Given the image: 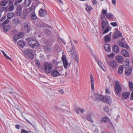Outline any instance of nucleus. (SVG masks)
I'll return each instance as SVG.
<instances>
[{
	"label": "nucleus",
	"instance_id": "48",
	"mask_svg": "<svg viewBox=\"0 0 133 133\" xmlns=\"http://www.w3.org/2000/svg\"><path fill=\"white\" fill-rule=\"evenodd\" d=\"M35 63L37 66L38 67H40L41 65L40 62L39 61H36L35 62Z\"/></svg>",
	"mask_w": 133,
	"mask_h": 133
},
{
	"label": "nucleus",
	"instance_id": "64",
	"mask_svg": "<svg viewBox=\"0 0 133 133\" xmlns=\"http://www.w3.org/2000/svg\"><path fill=\"white\" fill-rule=\"evenodd\" d=\"M104 110L105 111V112H107L108 111V107L106 106Z\"/></svg>",
	"mask_w": 133,
	"mask_h": 133
},
{
	"label": "nucleus",
	"instance_id": "15",
	"mask_svg": "<svg viewBox=\"0 0 133 133\" xmlns=\"http://www.w3.org/2000/svg\"><path fill=\"white\" fill-rule=\"evenodd\" d=\"M29 13L28 12L27 9H24L23 11L22 18L24 19H25L26 17Z\"/></svg>",
	"mask_w": 133,
	"mask_h": 133
},
{
	"label": "nucleus",
	"instance_id": "4",
	"mask_svg": "<svg viewBox=\"0 0 133 133\" xmlns=\"http://www.w3.org/2000/svg\"><path fill=\"white\" fill-rule=\"evenodd\" d=\"M28 44L32 48L35 46H38L39 44L34 39H32L28 41Z\"/></svg>",
	"mask_w": 133,
	"mask_h": 133
},
{
	"label": "nucleus",
	"instance_id": "35",
	"mask_svg": "<svg viewBox=\"0 0 133 133\" xmlns=\"http://www.w3.org/2000/svg\"><path fill=\"white\" fill-rule=\"evenodd\" d=\"M34 7V6H33V4H32L31 5V6L30 7L28 8L27 9H27L28 11V12L29 13H30L33 10V8L32 7Z\"/></svg>",
	"mask_w": 133,
	"mask_h": 133
},
{
	"label": "nucleus",
	"instance_id": "62",
	"mask_svg": "<svg viewBox=\"0 0 133 133\" xmlns=\"http://www.w3.org/2000/svg\"><path fill=\"white\" fill-rule=\"evenodd\" d=\"M106 93L107 94H109L110 93L109 90V89H106L105 90Z\"/></svg>",
	"mask_w": 133,
	"mask_h": 133
},
{
	"label": "nucleus",
	"instance_id": "46",
	"mask_svg": "<svg viewBox=\"0 0 133 133\" xmlns=\"http://www.w3.org/2000/svg\"><path fill=\"white\" fill-rule=\"evenodd\" d=\"M19 39L22 38L23 37V34L22 32H20L17 35Z\"/></svg>",
	"mask_w": 133,
	"mask_h": 133
},
{
	"label": "nucleus",
	"instance_id": "47",
	"mask_svg": "<svg viewBox=\"0 0 133 133\" xmlns=\"http://www.w3.org/2000/svg\"><path fill=\"white\" fill-rule=\"evenodd\" d=\"M12 90V89L11 88H9L7 90L8 92L9 93V94L11 95H14V92L12 91H11V90Z\"/></svg>",
	"mask_w": 133,
	"mask_h": 133
},
{
	"label": "nucleus",
	"instance_id": "3",
	"mask_svg": "<svg viewBox=\"0 0 133 133\" xmlns=\"http://www.w3.org/2000/svg\"><path fill=\"white\" fill-rule=\"evenodd\" d=\"M25 54L27 55L30 59H33L34 57V55L33 51L30 49H28L25 51Z\"/></svg>",
	"mask_w": 133,
	"mask_h": 133
},
{
	"label": "nucleus",
	"instance_id": "25",
	"mask_svg": "<svg viewBox=\"0 0 133 133\" xmlns=\"http://www.w3.org/2000/svg\"><path fill=\"white\" fill-rule=\"evenodd\" d=\"M109 120V119L107 117H105L102 118L100 121V123H103L106 122Z\"/></svg>",
	"mask_w": 133,
	"mask_h": 133
},
{
	"label": "nucleus",
	"instance_id": "5",
	"mask_svg": "<svg viewBox=\"0 0 133 133\" xmlns=\"http://www.w3.org/2000/svg\"><path fill=\"white\" fill-rule=\"evenodd\" d=\"M115 91L118 94L121 92L122 90V88L117 81H115Z\"/></svg>",
	"mask_w": 133,
	"mask_h": 133
},
{
	"label": "nucleus",
	"instance_id": "27",
	"mask_svg": "<svg viewBox=\"0 0 133 133\" xmlns=\"http://www.w3.org/2000/svg\"><path fill=\"white\" fill-rule=\"evenodd\" d=\"M30 16L31 19L34 20H36L37 18V17L36 16L35 12L34 11H33L31 12L30 15Z\"/></svg>",
	"mask_w": 133,
	"mask_h": 133
},
{
	"label": "nucleus",
	"instance_id": "7",
	"mask_svg": "<svg viewBox=\"0 0 133 133\" xmlns=\"http://www.w3.org/2000/svg\"><path fill=\"white\" fill-rule=\"evenodd\" d=\"M112 32H111L109 34L106 35L104 37V40L105 43L110 42L111 40Z\"/></svg>",
	"mask_w": 133,
	"mask_h": 133
},
{
	"label": "nucleus",
	"instance_id": "40",
	"mask_svg": "<svg viewBox=\"0 0 133 133\" xmlns=\"http://www.w3.org/2000/svg\"><path fill=\"white\" fill-rule=\"evenodd\" d=\"M92 9V8L90 6H87L86 7V10L88 12H89Z\"/></svg>",
	"mask_w": 133,
	"mask_h": 133
},
{
	"label": "nucleus",
	"instance_id": "53",
	"mask_svg": "<svg viewBox=\"0 0 133 133\" xmlns=\"http://www.w3.org/2000/svg\"><path fill=\"white\" fill-rule=\"evenodd\" d=\"M52 62L54 64H55L57 65L58 63H59V62H57L55 59H53L52 60Z\"/></svg>",
	"mask_w": 133,
	"mask_h": 133
},
{
	"label": "nucleus",
	"instance_id": "42",
	"mask_svg": "<svg viewBox=\"0 0 133 133\" xmlns=\"http://www.w3.org/2000/svg\"><path fill=\"white\" fill-rule=\"evenodd\" d=\"M14 8V5H9L8 8V10L9 11H12Z\"/></svg>",
	"mask_w": 133,
	"mask_h": 133
},
{
	"label": "nucleus",
	"instance_id": "24",
	"mask_svg": "<svg viewBox=\"0 0 133 133\" xmlns=\"http://www.w3.org/2000/svg\"><path fill=\"white\" fill-rule=\"evenodd\" d=\"M122 55L125 57H129V55L127 50H123L121 52Z\"/></svg>",
	"mask_w": 133,
	"mask_h": 133
},
{
	"label": "nucleus",
	"instance_id": "60",
	"mask_svg": "<svg viewBox=\"0 0 133 133\" xmlns=\"http://www.w3.org/2000/svg\"><path fill=\"white\" fill-rule=\"evenodd\" d=\"M108 56L109 57H113L114 56V54L112 53L111 54L108 55Z\"/></svg>",
	"mask_w": 133,
	"mask_h": 133
},
{
	"label": "nucleus",
	"instance_id": "31",
	"mask_svg": "<svg viewBox=\"0 0 133 133\" xmlns=\"http://www.w3.org/2000/svg\"><path fill=\"white\" fill-rule=\"evenodd\" d=\"M91 114L90 113L88 115L87 119L89 121L92 122H94V121L91 118Z\"/></svg>",
	"mask_w": 133,
	"mask_h": 133
},
{
	"label": "nucleus",
	"instance_id": "59",
	"mask_svg": "<svg viewBox=\"0 0 133 133\" xmlns=\"http://www.w3.org/2000/svg\"><path fill=\"white\" fill-rule=\"evenodd\" d=\"M2 10H3L5 11H7V7H3L1 8Z\"/></svg>",
	"mask_w": 133,
	"mask_h": 133
},
{
	"label": "nucleus",
	"instance_id": "37",
	"mask_svg": "<svg viewBox=\"0 0 133 133\" xmlns=\"http://www.w3.org/2000/svg\"><path fill=\"white\" fill-rule=\"evenodd\" d=\"M13 22L15 24L18 23L19 22V19L18 18H16L13 19Z\"/></svg>",
	"mask_w": 133,
	"mask_h": 133
},
{
	"label": "nucleus",
	"instance_id": "14",
	"mask_svg": "<svg viewBox=\"0 0 133 133\" xmlns=\"http://www.w3.org/2000/svg\"><path fill=\"white\" fill-rule=\"evenodd\" d=\"M39 15L43 17L47 14V12L45 9L41 8L39 11Z\"/></svg>",
	"mask_w": 133,
	"mask_h": 133
},
{
	"label": "nucleus",
	"instance_id": "13",
	"mask_svg": "<svg viewBox=\"0 0 133 133\" xmlns=\"http://www.w3.org/2000/svg\"><path fill=\"white\" fill-rule=\"evenodd\" d=\"M99 67L104 71H105V68L103 64L100 61H99L98 59H95Z\"/></svg>",
	"mask_w": 133,
	"mask_h": 133
},
{
	"label": "nucleus",
	"instance_id": "18",
	"mask_svg": "<svg viewBox=\"0 0 133 133\" xmlns=\"http://www.w3.org/2000/svg\"><path fill=\"white\" fill-rule=\"evenodd\" d=\"M130 93L128 92H124L122 94L123 98L124 99H126L129 97Z\"/></svg>",
	"mask_w": 133,
	"mask_h": 133
},
{
	"label": "nucleus",
	"instance_id": "36",
	"mask_svg": "<svg viewBox=\"0 0 133 133\" xmlns=\"http://www.w3.org/2000/svg\"><path fill=\"white\" fill-rule=\"evenodd\" d=\"M76 111L77 113V114H79L80 112H81L82 113H83L85 112L84 109L81 108L78 109Z\"/></svg>",
	"mask_w": 133,
	"mask_h": 133
},
{
	"label": "nucleus",
	"instance_id": "32",
	"mask_svg": "<svg viewBox=\"0 0 133 133\" xmlns=\"http://www.w3.org/2000/svg\"><path fill=\"white\" fill-rule=\"evenodd\" d=\"M11 26L10 25H6L3 27V29L5 32H7L8 31L10 28Z\"/></svg>",
	"mask_w": 133,
	"mask_h": 133
},
{
	"label": "nucleus",
	"instance_id": "11",
	"mask_svg": "<svg viewBox=\"0 0 133 133\" xmlns=\"http://www.w3.org/2000/svg\"><path fill=\"white\" fill-rule=\"evenodd\" d=\"M110 65L112 68L114 69L117 68L118 66L116 61L113 60L111 61H110Z\"/></svg>",
	"mask_w": 133,
	"mask_h": 133
},
{
	"label": "nucleus",
	"instance_id": "30",
	"mask_svg": "<svg viewBox=\"0 0 133 133\" xmlns=\"http://www.w3.org/2000/svg\"><path fill=\"white\" fill-rule=\"evenodd\" d=\"M44 32L46 35L49 36L51 34V31L48 29H46L44 31Z\"/></svg>",
	"mask_w": 133,
	"mask_h": 133
},
{
	"label": "nucleus",
	"instance_id": "10",
	"mask_svg": "<svg viewBox=\"0 0 133 133\" xmlns=\"http://www.w3.org/2000/svg\"><path fill=\"white\" fill-rule=\"evenodd\" d=\"M102 101L105 103L110 104L111 103V99L110 96H104L103 98Z\"/></svg>",
	"mask_w": 133,
	"mask_h": 133
},
{
	"label": "nucleus",
	"instance_id": "61",
	"mask_svg": "<svg viewBox=\"0 0 133 133\" xmlns=\"http://www.w3.org/2000/svg\"><path fill=\"white\" fill-rule=\"evenodd\" d=\"M92 3L93 4H96L97 2L96 0H92Z\"/></svg>",
	"mask_w": 133,
	"mask_h": 133
},
{
	"label": "nucleus",
	"instance_id": "20",
	"mask_svg": "<svg viewBox=\"0 0 133 133\" xmlns=\"http://www.w3.org/2000/svg\"><path fill=\"white\" fill-rule=\"evenodd\" d=\"M104 48L105 51L107 52H109L111 51L110 46L108 44H106L104 45Z\"/></svg>",
	"mask_w": 133,
	"mask_h": 133
},
{
	"label": "nucleus",
	"instance_id": "6",
	"mask_svg": "<svg viewBox=\"0 0 133 133\" xmlns=\"http://www.w3.org/2000/svg\"><path fill=\"white\" fill-rule=\"evenodd\" d=\"M115 30L116 31L114 32L112 35V37L114 39H116L119 37H122V34L118 30L117 28H115Z\"/></svg>",
	"mask_w": 133,
	"mask_h": 133
},
{
	"label": "nucleus",
	"instance_id": "17",
	"mask_svg": "<svg viewBox=\"0 0 133 133\" xmlns=\"http://www.w3.org/2000/svg\"><path fill=\"white\" fill-rule=\"evenodd\" d=\"M90 77L91 89L92 90H93L94 89V79L92 75V74L90 75Z\"/></svg>",
	"mask_w": 133,
	"mask_h": 133
},
{
	"label": "nucleus",
	"instance_id": "29",
	"mask_svg": "<svg viewBox=\"0 0 133 133\" xmlns=\"http://www.w3.org/2000/svg\"><path fill=\"white\" fill-rule=\"evenodd\" d=\"M9 1L4 0L3 1H1L0 5L2 6H5L8 3Z\"/></svg>",
	"mask_w": 133,
	"mask_h": 133
},
{
	"label": "nucleus",
	"instance_id": "52",
	"mask_svg": "<svg viewBox=\"0 0 133 133\" xmlns=\"http://www.w3.org/2000/svg\"><path fill=\"white\" fill-rule=\"evenodd\" d=\"M21 11H17L16 12V14L17 16H19L21 15Z\"/></svg>",
	"mask_w": 133,
	"mask_h": 133
},
{
	"label": "nucleus",
	"instance_id": "22",
	"mask_svg": "<svg viewBox=\"0 0 133 133\" xmlns=\"http://www.w3.org/2000/svg\"><path fill=\"white\" fill-rule=\"evenodd\" d=\"M123 65H120L118 69V73L119 74H121L123 71Z\"/></svg>",
	"mask_w": 133,
	"mask_h": 133
},
{
	"label": "nucleus",
	"instance_id": "45",
	"mask_svg": "<svg viewBox=\"0 0 133 133\" xmlns=\"http://www.w3.org/2000/svg\"><path fill=\"white\" fill-rule=\"evenodd\" d=\"M22 7L21 5H18L17 8V10L22 12Z\"/></svg>",
	"mask_w": 133,
	"mask_h": 133
},
{
	"label": "nucleus",
	"instance_id": "21",
	"mask_svg": "<svg viewBox=\"0 0 133 133\" xmlns=\"http://www.w3.org/2000/svg\"><path fill=\"white\" fill-rule=\"evenodd\" d=\"M132 69L131 68L128 69V68L126 67L125 74L126 75L129 76L130 75L132 71Z\"/></svg>",
	"mask_w": 133,
	"mask_h": 133
},
{
	"label": "nucleus",
	"instance_id": "19",
	"mask_svg": "<svg viewBox=\"0 0 133 133\" xmlns=\"http://www.w3.org/2000/svg\"><path fill=\"white\" fill-rule=\"evenodd\" d=\"M31 3V0H25L24 3V6L26 7L29 6Z\"/></svg>",
	"mask_w": 133,
	"mask_h": 133
},
{
	"label": "nucleus",
	"instance_id": "9",
	"mask_svg": "<svg viewBox=\"0 0 133 133\" xmlns=\"http://www.w3.org/2000/svg\"><path fill=\"white\" fill-rule=\"evenodd\" d=\"M50 72L51 76L53 77L58 76L60 75V74L59 72L55 69H53Z\"/></svg>",
	"mask_w": 133,
	"mask_h": 133
},
{
	"label": "nucleus",
	"instance_id": "1",
	"mask_svg": "<svg viewBox=\"0 0 133 133\" xmlns=\"http://www.w3.org/2000/svg\"><path fill=\"white\" fill-rule=\"evenodd\" d=\"M101 24L102 30H104L102 34H104L107 33L109 31V26L108 23L105 18V20L102 19Z\"/></svg>",
	"mask_w": 133,
	"mask_h": 133
},
{
	"label": "nucleus",
	"instance_id": "2",
	"mask_svg": "<svg viewBox=\"0 0 133 133\" xmlns=\"http://www.w3.org/2000/svg\"><path fill=\"white\" fill-rule=\"evenodd\" d=\"M43 67L45 72L46 74L49 73L52 68V63L49 62L45 63L44 64Z\"/></svg>",
	"mask_w": 133,
	"mask_h": 133
},
{
	"label": "nucleus",
	"instance_id": "26",
	"mask_svg": "<svg viewBox=\"0 0 133 133\" xmlns=\"http://www.w3.org/2000/svg\"><path fill=\"white\" fill-rule=\"evenodd\" d=\"M112 50L115 53H118L119 51L118 46L116 45H114L113 46Z\"/></svg>",
	"mask_w": 133,
	"mask_h": 133
},
{
	"label": "nucleus",
	"instance_id": "38",
	"mask_svg": "<svg viewBox=\"0 0 133 133\" xmlns=\"http://www.w3.org/2000/svg\"><path fill=\"white\" fill-rule=\"evenodd\" d=\"M129 86L131 90H133V83L131 82H129Z\"/></svg>",
	"mask_w": 133,
	"mask_h": 133
},
{
	"label": "nucleus",
	"instance_id": "55",
	"mask_svg": "<svg viewBox=\"0 0 133 133\" xmlns=\"http://www.w3.org/2000/svg\"><path fill=\"white\" fill-rule=\"evenodd\" d=\"M44 49L46 51H49L50 50V49L49 48L48 46L44 47Z\"/></svg>",
	"mask_w": 133,
	"mask_h": 133
},
{
	"label": "nucleus",
	"instance_id": "16",
	"mask_svg": "<svg viewBox=\"0 0 133 133\" xmlns=\"http://www.w3.org/2000/svg\"><path fill=\"white\" fill-rule=\"evenodd\" d=\"M23 25L24 27L25 30L29 32L30 28L29 26L28 23L27 22H25L23 23Z\"/></svg>",
	"mask_w": 133,
	"mask_h": 133
},
{
	"label": "nucleus",
	"instance_id": "34",
	"mask_svg": "<svg viewBox=\"0 0 133 133\" xmlns=\"http://www.w3.org/2000/svg\"><path fill=\"white\" fill-rule=\"evenodd\" d=\"M113 15L111 13H108L106 15L107 17L108 18L110 19H112L113 18Z\"/></svg>",
	"mask_w": 133,
	"mask_h": 133
},
{
	"label": "nucleus",
	"instance_id": "63",
	"mask_svg": "<svg viewBox=\"0 0 133 133\" xmlns=\"http://www.w3.org/2000/svg\"><path fill=\"white\" fill-rule=\"evenodd\" d=\"M112 3L114 5H116V1L115 0H112Z\"/></svg>",
	"mask_w": 133,
	"mask_h": 133
},
{
	"label": "nucleus",
	"instance_id": "44",
	"mask_svg": "<svg viewBox=\"0 0 133 133\" xmlns=\"http://www.w3.org/2000/svg\"><path fill=\"white\" fill-rule=\"evenodd\" d=\"M102 11V14H103L104 16V17L105 15L106 14V15H107V14L108 13L107 12V10L106 9L105 10L104 9H103Z\"/></svg>",
	"mask_w": 133,
	"mask_h": 133
},
{
	"label": "nucleus",
	"instance_id": "58",
	"mask_svg": "<svg viewBox=\"0 0 133 133\" xmlns=\"http://www.w3.org/2000/svg\"><path fill=\"white\" fill-rule=\"evenodd\" d=\"M9 2V5H13V2L11 0H9L8 1Z\"/></svg>",
	"mask_w": 133,
	"mask_h": 133
},
{
	"label": "nucleus",
	"instance_id": "49",
	"mask_svg": "<svg viewBox=\"0 0 133 133\" xmlns=\"http://www.w3.org/2000/svg\"><path fill=\"white\" fill-rule=\"evenodd\" d=\"M110 24L114 27L117 26V24L116 22H111Z\"/></svg>",
	"mask_w": 133,
	"mask_h": 133
},
{
	"label": "nucleus",
	"instance_id": "23",
	"mask_svg": "<svg viewBox=\"0 0 133 133\" xmlns=\"http://www.w3.org/2000/svg\"><path fill=\"white\" fill-rule=\"evenodd\" d=\"M116 58L119 63H122L123 61L122 57L121 56L117 55L116 56Z\"/></svg>",
	"mask_w": 133,
	"mask_h": 133
},
{
	"label": "nucleus",
	"instance_id": "33",
	"mask_svg": "<svg viewBox=\"0 0 133 133\" xmlns=\"http://www.w3.org/2000/svg\"><path fill=\"white\" fill-rule=\"evenodd\" d=\"M14 16V13H9L8 14L7 18L9 19H10L12 18Z\"/></svg>",
	"mask_w": 133,
	"mask_h": 133
},
{
	"label": "nucleus",
	"instance_id": "57",
	"mask_svg": "<svg viewBox=\"0 0 133 133\" xmlns=\"http://www.w3.org/2000/svg\"><path fill=\"white\" fill-rule=\"evenodd\" d=\"M6 18L5 16H4L2 17L0 19V22H2L3 21L4 19H5Z\"/></svg>",
	"mask_w": 133,
	"mask_h": 133
},
{
	"label": "nucleus",
	"instance_id": "12",
	"mask_svg": "<svg viewBox=\"0 0 133 133\" xmlns=\"http://www.w3.org/2000/svg\"><path fill=\"white\" fill-rule=\"evenodd\" d=\"M118 43L119 45L121 47H122L128 49L129 47L128 45L125 44V42L119 41L118 42Z\"/></svg>",
	"mask_w": 133,
	"mask_h": 133
},
{
	"label": "nucleus",
	"instance_id": "28",
	"mask_svg": "<svg viewBox=\"0 0 133 133\" xmlns=\"http://www.w3.org/2000/svg\"><path fill=\"white\" fill-rule=\"evenodd\" d=\"M17 44L22 48L25 45V42L24 41L21 40L18 41Z\"/></svg>",
	"mask_w": 133,
	"mask_h": 133
},
{
	"label": "nucleus",
	"instance_id": "50",
	"mask_svg": "<svg viewBox=\"0 0 133 133\" xmlns=\"http://www.w3.org/2000/svg\"><path fill=\"white\" fill-rule=\"evenodd\" d=\"M9 22V20L8 19H6L3 23V25H5L8 23Z\"/></svg>",
	"mask_w": 133,
	"mask_h": 133
},
{
	"label": "nucleus",
	"instance_id": "43",
	"mask_svg": "<svg viewBox=\"0 0 133 133\" xmlns=\"http://www.w3.org/2000/svg\"><path fill=\"white\" fill-rule=\"evenodd\" d=\"M75 55V59L76 61H77V63H78V61L79 60V58L78 56V54L77 53H76Z\"/></svg>",
	"mask_w": 133,
	"mask_h": 133
},
{
	"label": "nucleus",
	"instance_id": "8",
	"mask_svg": "<svg viewBox=\"0 0 133 133\" xmlns=\"http://www.w3.org/2000/svg\"><path fill=\"white\" fill-rule=\"evenodd\" d=\"M62 59L63 63L64 68L65 69H66L68 65V62L66 60V58L65 56L63 55L62 57Z\"/></svg>",
	"mask_w": 133,
	"mask_h": 133
},
{
	"label": "nucleus",
	"instance_id": "39",
	"mask_svg": "<svg viewBox=\"0 0 133 133\" xmlns=\"http://www.w3.org/2000/svg\"><path fill=\"white\" fill-rule=\"evenodd\" d=\"M1 51L2 52L3 54L4 55V56L7 59H9L10 60H11V58L9 57L2 50H1Z\"/></svg>",
	"mask_w": 133,
	"mask_h": 133
},
{
	"label": "nucleus",
	"instance_id": "54",
	"mask_svg": "<svg viewBox=\"0 0 133 133\" xmlns=\"http://www.w3.org/2000/svg\"><path fill=\"white\" fill-rule=\"evenodd\" d=\"M132 91V92L131 94L130 99L131 100H133V90H131Z\"/></svg>",
	"mask_w": 133,
	"mask_h": 133
},
{
	"label": "nucleus",
	"instance_id": "41",
	"mask_svg": "<svg viewBox=\"0 0 133 133\" xmlns=\"http://www.w3.org/2000/svg\"><path fill=\"white\" fill-rule=\"evenodd\" d=\"M104 97H103L101 95H98L97 96V98L98 100L99 101H102L103 98Z\"/></svg>",
	"mask_w": 133,
	"mask_h": 133
},
{
	"label": "nucleus",
	"instance_id": "56",
	"mask_svg": "<svg viewBox=\"0 0 133 133\" xmlns=\"http://www.w3.org/2000/svg\"><path fill=\"white\" fill-rule=\"evenodd\" d=\"M21 133H29V132L24 129H22L21 131Z\"/></svg>",
	"mask_w": 133,
	"mask_h": 133
},
{
	"label": "nucleus",
	"instance_id": "51",
	"mask_svg": "<svg viewBox=\"0 0 133 133\" xmlns=\"http://www.w3.org/2000/svg\"><path fill=\"white\" fill-rule=\"evenodd\" d=\"M19 38H18V37L17 35H15L14 37V41L15 42H16L17 40L18 39H19Z\"/></svg>",
	"mask_w": 133,
	"mask_h": 133
}]
</instances>
